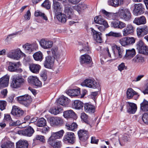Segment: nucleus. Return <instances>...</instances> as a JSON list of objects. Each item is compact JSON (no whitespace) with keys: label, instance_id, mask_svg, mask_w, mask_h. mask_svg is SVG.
Returning a JSON list of instances; mask_svg holds the SVG:
<instances>
[{"label":"nucleus","instance_id":"f257e3e1","mask_svg":"<svg viewBox=\"0 0 148 148\" xmlns=\"http://www.w3.org/2000/svg\"><path fill=\"white\" fill-rule=\"evenodd\" d=\"M111 26L115 28L120 29L124 28L122 30L123 36L132 34L134 33V28L132 24H129L126 25V23L119 20L112 21L111 23Z\"/></svg>","mask_w":148,"mask_h":148},{"label":"nucleus","instance_id":"f03ea898","mask_svg":"<svg viewBox=\"0 0 148 148\" xmlns=\"http://www.w3.org/2000/svg\"><path fill=\"white\" fill-rule=\"evenodd\" d=\"M57 47L52 48L50 50L47 51V68L52 69L56 56Z\"/></svg>","mask_w":148,"mask_h":148},{"label":"nucleus","instance_id":"7ed1b4c3","mask_svg":"<svg viewBox=\"0 0 148 148\" xmlns=\"http://www.w3.org/2000/svg\"><path fill=\"white\" fill-rule=\"evenodd\" d=\"M12 80L10 86L13 88H18L21 87L24 83L25 80L21 76L14 75L11 77Z\"/></svg>","mask_w":148,"mask_h":148},{"label":"nucleus","instance_id":"20e7f679","mask_svg":"<svg viewBox=\"0 0 148 148\" xmlns=\"http://www.w3.org/2000/svg\"><path fill=\"white\" fill-rule=\"evenodd\" d=\"M48 122L53 127H60L63 124V119L60 117H49L47 119Z\"/></svg>","mask_w":148,"mask_h":148},{"label":"nucleus","instance_id":"39448f33","mask_svg":"<svg viewBox=\"0 0 148 148\" xmlns=\"http://www.w3.org/2000/svg\"><path fill=\"white\" fill-rule=\"evenodd\" d=\"M16 99L19 103L26 107L30 105L32 101L31 97L28 95H25L17 97Z\"/></svg>","mask_w":148,"mask_h":148},{"label":"nucleus","instance_id":"423d86ee","mask_svg":"<svg viewBox=\"0 0 148 148\" xmlns=\"http://www.w3.org/2000/svg\"><path fill=\"white\" fill-rule=\"evenodd\" d=\"M118 14L122 19L126 21H129L131 18V13L127 9L120 8L119 9Z\"/></svg>","mask_w":148,"mask_h":148},{"label":"nucleus","instance_id":"0eeeda50","mask_svg":"<svg viewBox=\"0 0 148 148\" xmlns=\"http://www.w3.org/2000/svg\"><path fill=\"white\" fill-rule=\"evenodd\" d=\"M81 85L84 86L95 89L99 86V84L94 79H86L82 83Z\"/></svg>","mask_w":148,"mask_h":148},{"label":"nucleus","instance_id":"6e6552de","mask_svg":"<svg viewBox=\"0 0 148 148\" xmlns=\"http://www.w3.org/2000/svg\"><path fill=\"white\" fill-rule=\"evenodd\" d=\"M8 70L10 72H14L20 73L23 71L21 69L18 68L21 65L20 62L16 63L10 62H8Z\"/></svg>","mask_w":148,"mask_h":148},{"label":"nucleus","instance_id":"1a4fd4ad","mask_svg":"<svg viewBox=\"0 0 148 148\" xmlns=\"http://www.w3.org/2000/svg\"><path fill=\"white\" fill-rule=\"evenodd\" d=\"M75 136L74 134L72 132H66L64 136L63 141L66 143L73 144L75 142Z\"/></svg>","mask_w":148,"mask_h":148},{"label":"nucleus","instance_id":"9d476101","mask_svg":"<svg viewBox=\"0 0 148 148\" xmlns=\"http://www.w3.org/2000/svg\"><path fill=\"white\" fill-rule=\"evenodd\" d=\"M136 48L140 53L148 55V47L142 40L139 41L137 44Z\"/></svg>","mask_w":148,"mask_h":148},{"label":"nucleus","instance_id":"9b49d317","mask_svg":"<svg viewBox=\"0 0 148 148\" xmlns=\"http://www.w3.org/2000/svg\"><path fill=\"white\" fill-rule=\"evenodd\" d=\"M135 41L134 38L127 37L121 39L119 40V42L122 46L125 47L134 44Z\"/></svg>","mask_w":148,"mask_h":148},{"label":"nucleus","instance_id":"f8f14e48","mask_svg":"<svg viewBox=\"0 0 148 148\" xmlns=\"http://www.w3.org/2000/svg\"><path fill=\"white\" fill-rule=\"evenodd\" d=\"M24 112L21 109L17 107L16 106L12 108L11 114L17 119L21 118L23 115Z\"/></svg>","mask_w":148,"mask_h":148},{"label":"nucleus","instance_id":"ddd939ff","mask_svg":"<svg viewBox=\"0 0 148 148\" xmlns=\"http://www.w3.org/2000/svg\"><path fill=\"white\" fill-rule=\"evenodd\" d=\"M27 80L29 84L36 87H40L42 86V82L36 76H29Z\"/></svg>","mask_w":148,"mask_h":148},{"label":"nucleus","instance_id":"4468645a","mask_svg":"<svg viewBox=\"0 0 148 148\" xmlns=\"http://www.w3.org/2000/svg\"><path fill=\"white\" fill-rule=\"evenodd\" d=\"M34 132V129L31 126H29L26 129L17 131L18 134L19 135L28 136H31Z\"/></svg>","mask_w":148,"mask_h":148},{"label":"nucleus","instance_id":"2eb2a0df","mask_svg":"<svg viewBox=\"0 0 148 148\" xmlns=\"http://www.w3.org/2000/svg\"><path fill=\"white\" fill-rule=\"evenodd\" d=\"M23 47L27 52L30 53L38 48V45L36 42H34L32 44L27 43L23 45Z\"/></svg>","mask_w":148,"mask_h":148},{"label":"nucleus","instance_id":"dca6fc26","mask_svg":"<svg viewBox=\"0 0 148 148\" xmlns=\"http://www.w3.org/2000/svg\"><path fill=\"white\" fill-rule=\"evenodd\" d=\"M136 32L138 37H143L148 34V27L145 25L139 26L137 28Z\"/></svg>","mask_w":148,"mask_h":148},{"label":"nucleus","instance_id":"f3484780","mask_svg":"<svg viewBox=\"0 0 148 148\" xmlns=\"http://www.w3.org/2000/svg\"><path fill=\"white\" fill-rule=\"evenodd\" d=\"M23 55L24 57H26V55L20 50L16 49L13 51L9 56L10 57L16 60H19L20 58L21 55Z\"/></svg>","mask_w":148,"mask_h":148},{"label":"nucleus","instance_id":"a211bd4d","mask_svg":"<svg viewBox=\"0 0 148 148\" xmlns=\"http://www.w3.org/2000/svg\"><path fill=\"white\" fill-rule=\"evenodd\" d=\"M144 12V8L141 3L136 4L134 5V8L133 10L134 14L135 16H138L142 14Z\"/></svg>","mask_w":148,"mask_h":148},{"label":"nucleus","instance_id":"6ab92c4d","mask_svg":"<svg viewBox=\"0 0 148 148\" xmlns=\"http://www.w3.org/2000/svg\"><path fill=\"white\" fill-rule=\"evenodd\" d=\"M90 29L92 33L94 40L98 43L102 42V39L101 37V34L100 32H97L92 28H90Z\"/></svg>","mask_w":148,"mask_h":148},{"label":"nucleus","instance_id":"aec40b11","mask_svg":"<svg viewBox=\"0 0 148 148\" xmlns=\"http://www.w3.org/2000/svg\"><path fill=\"white\" fill-rule=\"evenodd\" d=\"M127 112L130 114L135 113L137 109L136 105L134 103L129 102H127Z\"/></svg>","mask_w":148,"mask_h":148},{"label":"nucleus","instance_id":"412c9836","mask_svg":"<svg viewBox=\"0 0 148 148\" xmlns=\"http://www.w3.org/2000/svg\"><path fill=\"white\" fill-rule=\"evenodd\" d=\"M9 78V75H5L0 78V89L8 86Z\"/></svg>","mask_w":148,"mask_h":148},{"label":"nucleus","instance_id":"4be33fe9","mask_svg":"<svg viewBox=\"0 0 148 148\" xmlns=\"http://www.w3.org/2000/svg\"><path fill=\"white\" fill-rule=\"evenodd\" d=\"M64 133V132L62 130L56 132H52L51 136L48 139L56 140V139H60L62 137Z\"/></svg>","mask_w":148,"mask_h":148},{"label":"nucleus","instance_id":"5701e85b","mask_svg":"<svg viewBox=\"0 0 148 148\" xmlns=\"http://www.w3.org/2000/svg\"><path fill=\"white\" fill-rule=\"evenodd\" d=\"M92 61L91 58L88 55L84 54L80 57V62L81 64H88Z\"/></svg>","mask_w":148,"mask_h":148},{"label":"nucleus","instance_id":"b1692460","mask_svg":"<svg viewBox=\"0 0 148 148\" xmlns=\"http://www.w3.org/2000/svg\"><path fill=\"white\" fill-rule=\"evenodd\" d=\"M64 12L66 18L69 19H72L74 16L73 10L70 6H66L64 8Z\"/></svg>","mask_w":148,"mask_h":148},{"label":"nucleus","instance_id":"393cba45","mask_svg":"<svg viewBox=\"0 0 148 148\" xmlns=\"http://www.w3.org/2000/svg\"><path fill=\"white\" fill-rule=\"evenodd\" d=\"M124 0H108V5L114 7H117L123 4Z\"/></svg>","mask_w":148,"mask_h":148},{"label":"nucleus","instance_id":"a878e982","mask_svg":"<svg viewBox=\"0 0 148 148\" xmlns=\"http://www.w3.org/2000/svg\"><path fill=\"white\" fill-rule=\"evenodd\" d=\"M70 101V100L67 97L62 96L58 98L56 101L58 104L63 106L67 105Z\"/></svg>","mask_w":148,"mask_h":148},{"label":"nucleus","instance_id":"bb28decb","mask_svg":"<svg viewBox=\"0 0 148 148\" xmlns=\"http://www.w3.org/2000/svg\"><path fill=\"white\" fill-rule=\"evenodd\" d=\"M78 134L80 139L81 140H86L88 138V132L86 130H80L78 132Z\"/></svg>","mask_w":148,"mask_h":148},{"label":"nucleus","instance_id":"cd10ccee","mask_svg":"<svg viewBox=\"0 0 148 148\" xmlns=\"http://www.w3.org/2000/svg\"><path fill=\"white\" fill-rule=\"evenodd\" d=\"M84 110L86 112L89 113H93L95 111V106L91 104L88 103L84 104Z\"/></svg>","mask_w":148,"mask_h":148},{"label":"nucleus","instance_id":"c85d7f7f","mask_svg":"<svg viewBox=\"0 0 148 148\" xmlns=\"http://www.w3.org/2000/svg\"><path fill=\"white\" fill-rule=\"evenodd\" d=\"M55 140L48 139V143L53 148H60L62 146L61 142L59 140L56 141Z\"/></svg>","mask_w":148,"mask_h":148},{"label":"nucleus","instance_id":"c756f323","mask_svg":"<svg viewBox=\"0 0 148 148\" xmlns=\"http://www.w3.org/2000/svg\"><path fill=\"white\" fill-rule=\"evenodd\" d=\"M94 20L96 23L105 25L106 26L108 25L107 22L101 16H96L94 18Z\"/></svg>","mask_w":148,"mask_h":148},{"label":"nucleus","instance_id":"7c9ffc66","mask_svg":"<svg viewBox=\"0 0 148 148\" xmlns=\"http://www.w3.org/2000/svg\"><path fill=\"white\" fill-rule=\"evenodd\" d=\"M119 140L120 145L121 146H123L126 143L130 140V136L127 134H125L120 137Z\"/></svg>","mask_w":148,"mask_h":148},{"label":"nucleus","instance_id":"2f4dec72","mask_svg":"<svg viewBox=\"0 0 148 148\" xmlns=\"http://www.w3.org/2000/svg\"><path fill=\"white\" fill-rule=\"evenodd\" d=\"M41 67L40 65L36 64H29V69L32 73L37 74L39 72Z\"/></svg>","mask_w":148,"mask_h":148},{"label":"nucleus","instance_id":"473e14b6","mask_svg":"<svg viewBox=\"0 0 148 148\" xmlns=\"http://www.w3.org/2000/svg\"><path fill=\"white\" fill-rule=\"evenodd\" d=\"M136 54L135 50L134 49H127L124 55V58L127 59H130L133 58Z\"/></svg>","mask_w":148,"mask_h":148},{"label":"nucleus","instance_id":"72a5a7b5","mask_svg":"<svg viewBox=\"0 0 148 148\" xmlns=\"http://www.w3.org/2000/svg\"><path fill=\"white\" fill-rule=\"evenodd\" d=\"M28 145L27 140H20L16 143V148H28Z\"/></svg>","mask_w":148,"mask_h":148},{"label":"nucleus","instance_id":"f704fd0d","mask_svg":"<svg viewBox=\"0 0 148 148\" xmlns=\"http://www.w3.org/2000/svg\"><path fill=\"white\" fill-rule=\"evenodd\" d=\"M72 107L73 108L79 110L83 107L84 103L81 101L78 100L74 101L72 103Z\"/></svg>","mask_w":148,"mask_h":148},{"label":"nucleus","instance_id":"c9c22d12","mask_svg":"<svg viewBox=\"0 0 148 148\" xmlns=\"http://www.w3.org/2000/svg\"><path fill=\"white\" fill-rule=\"evenodd\" d=\"M54 11L55 14L62 12V6L60 3L56 1H53Z\"/></svg>","mask_w":148,"mask_h":148},{"label":"nucleus","instance_id":"e433bc0d","mask_svg":"<svg viewBox=\"0 0 148 148\" xmlns=\"http://www.w3.org/2000/svg\"><path fill=\"white\" fill-rule=\"evenodd\" d=\"M63 116L66 118H73L75 119L76 116L75 113L72 110H69L65 111L63 113Z\"/></svg>","mask_w":148,"mask_h":148},{"label":"nucleus","instance_id":"4c0bfd02","mask_svg":"<svg viewBox=\"0 0 148 148\" xmlns=\"http://www.w3.org/2000/svg\"><path fill=\"white\" fill-rule=\"evenodd\" d=\"M146 22V18L143 16H142L140 17L136 18L133 21V23L137 25L144 24Z\"/></svg>","mask_w":148,"mask_h":148},{"label":"nucleus","instance_id":"58836bf2","mask_svg":"<svg viewBox=\"0 0 148 148\" xmlns=\"http://www.w3.org/2000/svg\"><path fill=\"white\" fill-rule=\"evenodd\" d=\"M113 48L116 50L118 53V55L116 56L115 55V58H122L124 54V50L120 47L116 45H114L113 47Z\"/></svg>","mask_w":148,"mask_h":148},{"label":"nucleus","instance_id":"ea45409f","mask_svg":"<svg viewBox=\"0 0 148 148\" xmlns=\"http://www.w3.org/2000/svg\"><path fill=\"white\" fill-rule=\"evenodd\" d=\"M80 89H71L66 91V93L71 97H75L79 95L80 94Z\"/></svg>","mask_w":148,"mask_h":148},{"label":"nucleus","instance_id":"a19ab883","mask_svg":"<svg viewBox=\"0 0 148 148\" xmlns=\"http://www.w3.org/2000/svg\"><path fill=\"white\" fill-rule=\"evenodd\" d=\"M58 20L62 23H65L66 21V15L62 13L61 12L55 14Z\"/></svg>","mask_w":148,"mask_h":148},{"label":"nucleus","instance_id":"79ce46f5","mask_svg":"<svg viewBox=\"0 0 148 148\" xmlns=\"http://www.w3.org/2000/svg\"><path fill=\"white\" fill-rule=\"evenodd\" d=\"M62 109L61 108L57 106L56 107L51 108L49 110V112L52 114L57 115L62 112Z\"/></svg>","mask_w":148,"mask_h":148},{"label":"nucleus","instance_id":"37998d69","mask_svg":"<svg viewBox=\"0 0 148 148\" xmlns=\"http://www.w3.org/2000/svg\"><path fill=\"white\" fill-rule=\"evenodd\" d=\"M38 140L43 143L45 141V137L44 136L41 135H37L33 139V142L32 143L33 145H35L37 144V141Z\"/></svg>","mask_w":148,"mask_h":148},{"label":"nucleus","instance_id":"c03bdc74","mask_svg":"<svg viewBox=\"0 0 148 148\" xmlns=\"http://www.w3.org/2000/svg\"><path fill=\"white\" fill-rule=\"evenodd\" d=\"M33 57L36 61H41L43 59V55L40 51L34 53L33 55Z\"/></svg>","mask_w":148,"mask_h":148},{"label":"nucleus","instance_id":"a18cd8bd","mask_svg":"<svg viewBox=\"0 0 148 148\" xmlns=\"http://www.w3.org/2000/svg\"><path fill=\"white\" fill-rule=\"evenodd\" d=\"M78 49L81 53H84L89 51V48L87 45H82L78 46Z\"/></svg>","mask_w":148,"mask_h":148},{"label":"nucleus","instance_id":"49530a36","mask_svg":"<svg viewBox=\"0 0 148 148\" xmlns=\"http://www.w3.org/2000/svg\"><path fill=\"white\" fill-rule=\"evenodd\" d=\"M101 12L108 19H113L114 18V13L107 12L104 10H102Z\"/></svg>","mask_w":148,"mask_h":148},{"label":"nucleus","instance_id":"de8ad7c7","mask_svg":"<svg viewBox=\"0 0 148 148\" xmlns=\"http://www.w3.org/2000/svg\"><path fill=\"white\" fill-rule=\"evenodd\" d=\"M127 98L130 99L135 95L137 94V92L134 91L132 88H128L127 91Z\"/></svg>","mask_w":148,"mask_h":148},{"label":"nucleus","instance_id":"09e8293b","mask_svg":"<svg viewBox=\"0 0 148 148\" xmlns=\"http://www.w3.org/2000/svg\"><path fill=\"white\" fill-rule=\"evenodd\" d=\"M132 62L133 63H138L143 62H144V59L143 57L139 55H137L132 60Z\"/></svg>","mask_w":148,"mask_h":148},{"label":"nucleus","instance_id":"8fccbe9b","mask_svg":"<svg viewBox=\"0 0 148 148\" xmlns=\"http://www.w3.org/2000/svg\"><path fill=\"white\" fill-rule=\"evenodd\" d=\"M140 109L143 111H148V101L144 99L140 104Z\"/></svg>","mask_w":148,"mask_h":148},{"label":"nucleus","instance_id":"3c124183","mask_svg":"<svg viewBox=\"0 0 148 148\" xmlns=\"http://www.w3.org/2000/svg\"><path fill=\"white\" fill-rule=\"evenodd\" d=\"M106 37L112 36L116 38L121 37L122 36L121 33L113 31H110L108 33L106 34Z\"/></svg>","mask_w":148,"mask_h":148},{"label":"nucleus","instance_id":"603ef678","mask_svg":"<svg viewBox=\"0 0 148 148\" xmlns=\"http://www.w3.org/2000/svg\"><path fill=\"white\" fill-rule=\"evenodd\" d=\"M66 127L68 130L73 131L77 127V125L75 123H73L71 125L66 123L65 125Z\"/></svg>","mask_w":148,"mask_h":148},{"label":"nucleus","instance_id":"864d4df0","mask_svg":"<svg viewBox=\"0 0 148 148\" xmlns=\"http://www.w3.org/2000/svg\"><path fill=\"white\" fill-rule=\"evenodd\" d=\"M45 120L43 118L39 119L37 122L36 125L39 127H44L46 124Z\"/></svg>","mask_w":148,"mask_h":148},{"label":"nucleus","instance_id":"5fc2aeb1","mask_svg":"<svg viewBox=\"0 0 148 148\" xmlns=\"http://www.w3.org/2000/svg\"><path fill=\"white\" fill-rule=\"evenodd\" d=\"M21 31L16 32L15 33H14L8 35L7 37L5 39V42L8 43H9V41L13 38L16 35L18 34H20L21 33H19Z\"/></svg>","mask_w":148,"mask_h":148},{"label":"nucleus","instance_id":"6e6d98bb","mask_svg":"<svg viewBox=\"0 0 148 148\" xmlns=\"http://www.w3.org/2000/svg\"><path fill=\"white\" fill-rule=\"evenodd\" d=\"M34 15L36 17L40 16L46 21V16L45 14L39 10H37L35 11L34 13Z\"/></svg>","mask_w":148,"mask_h":148},{"label":"nucleus","instance_id":"4d7b16f0","mask_svg":"<svg viewBox=\"0 0 148 148\" xmlns=\"http://www.w3.org/2000/svg\"><path fill=\"white\" fill-rule=\"evenodd\" d=\"M80 117L81 119L86 123L90 125V123L88 121V115L85 113L82 112L81 113Z\"/></svg>","mask_w":148,"mask_h":148},{"label":"nucleus","instance_id":"13d9d810","mask_svg":"<svg viewBox=\"0 0 148 148\" xmlns=\"http://www.w3.org/2000/svg\"><path fill=\"white\" fill-rule=\"evenodd\" d=\"M22 123L19 120H18L15 121L12 119L9 122V125L10 126L15 127L20 125Z\"/></svg>","mask_w":148,"mask_h":148},{"label":"nucleus","instance_id":"bf43d9fd","mask_svg":"<svg viewBox=\"0 0 148 148\" xmlns=\"http://www.w3.org/2000/svg\"><path fill=\"white\" fill-rule=\"evenodd\" d=\"M40 76L41 79L44 82L46 81V70L45 69L43 70L40 73Z\"/></svg>","mask_w":148,"mask_h":148},{"label":"nucleus","instance_id":"052dcab7","mask_svg":"<svg viewBox=\"0 0 148 148\" xmlns=\"http://www.w3.org/2000/svg\"><path fill=\"white\" fill-rule=\"evenodd\" d=\"M142 119L144 122L148 124V113H145L142 117Z\"/></svg>","mask_w":148,"mask_h":148},{"label":"nucleus","instance_id":"680f3d73","mask_svg":"<svg viewBox=\"0 0 148 148\" xmlns=\"http://www.w3.org/2000/svg\"><path fill=\"white\" fill-rule=\"evenodd\" d=\"M95 26L99 30L100 32H101L104 31L105 29L106 28H108L109 27L108 24V25L106 26L105 25H103L101 26L96 25H95Z\"/></svg>","mask_w":148,"mask_h":148},{"label":"nucleus","instance_id":"e2e57ef3","mask_svg":"<svg viewBox=\"0 0 148 148\" xmlns=\"http://www.w3.org/2000/svg\"><path fill=\"white\" fill-rule=\"evenodd\" d=\"M41 47L44 49H46V40L45 39H42L39 41Z\"/></svg>","mask_w":148,"mask_h":148},{"label":"nucleus","instance_id":"0e129e2a","mask_svg":"<svg viewBox=\"0 0 148 148\" xmlns=\"http://www.w3.org/2000/svg\"><path fill=\"white\" fill-rule=\"evenodd\" d=\"M6 102L5 101H0V109L3 110L5 109Z\"/></svg>","mask_w":148,"mask_h":148},{"label":"nucleus","instance_id":"69168bd1","mask_svg":"<svg viewBox=\"0 0 148 148\" xmlns=\"http://www.w3.org/2000/svg\"><path fill=\"white\" fill-rule=\"evenodd\" d=\"M12 120L10 115L8 114H5L4 119V121L5 122L8 121L9 122Z\"/></svg>","mask_w":148,"mask_h":148},{"label":"nucleus","instance_id":"338daca9","mask_svg":"<svg viewBox=\"0 0 148 148\" xmlns=\"http://www.w3.org/2000/svg\"><path fill=\"white\" fill-rule=\"evenodd\" d=\"M31 15V14L30 10H28L25 16V18L26 20H29L30 19Z\"/></svg>","mask_w":148,"mask_h":148},{"label":"nucleus","instance_id":"774afa93","mask_svg":"<svg viewBox=\"0 0 148 148\" xmlns=\"http://www.w3.org/2000/svg\"><path fill=\"white\" fill-rule=\"evenodd\" d=\"M118 67V70L120 71H121L125 67V63L123 62L121 63L119 65Z\"/></svg>","mask_w":148,"mask_h":148}]
</instances>
